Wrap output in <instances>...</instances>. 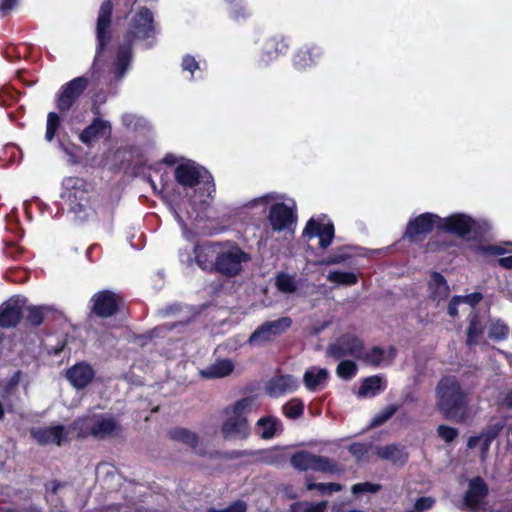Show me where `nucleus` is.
<instances>
[{
  "mask_svg": "<svg viewBox=\"0 0 512 512\" xmlns=\"http://www.w3.org/2000/svg\"><path fill=\"white\" fill-rule=\"evenodd\" d=\"M469 393L456 377H443L436 387V406L447 419L462 421L469 414Z\"/></svg>",
  "mask_w": 512,
  "mask_h": 512,
  "instance_id": "f257e3e1",
  "label": "nucleus"
},
{
  "mask_svg": "<svg viewBox=\"0 0 512 512\" xmlns=\"http://www.w3.org/2000/svg\"><path fill=\"white\" fill-rule=\"evenodd\" d=\"M153 15L146 8H140L129 16L128 29L125 35L127 46L120 47L115 63V78L120 79L126 72L131 61V43L136 39H147L154 35Z\"/></svg>",
  "mask_w": 512,
  "mask_h": 512,
  "instance_id": "f03ea898",
  "label": "nucleus"
},
{
  "mask_svg": "<svg viewBox=\"0 0 512 512\" xmlns=\"http://www.w3.org/2000/svg\"><path fill=\"white\" fill-rule=\"evenodd\" d=\"M175 179L179 185L184 189L194 188L200 184H203L206 195L194 196L193 200H188L189 205L192 206V210L195 211V206L199 204L201 209H204L209 201L212 199V193L215 191L212 183V177L210 173L203 167L197 165L192 161H183L175 169ZM187 217L192 218L194 212L186 211Z\"/></svg>",
  "mask_w": 512,
  "mask_h": 512,
  "instance_id": "7ed1b4c3",
  "label": "nucleus"
},
{
  "mask_svg": "<svg viewBox=\"0 0 512 512\" xmlns=\"http://www.w3.org/2000/svg\"><path fill=\"white\" fill-rule=\"evenodd\" d=\"M257 408L254 398H243L222 410L221 433L225 439L243 440L251 432L247 415Z\"/></svg>",
  "mask_w": 512,
  "mask_h": 512,
  "instance_id": "20e7f679",
  "label": "nucleus"
},
{
  "mask_svg": "<svg viewBox=\"0 0 512 512\" xmlns=\"http://www.w3.org/2000/svg\"><path fill=\"white\" fill-rule=\"evenodd\" d=\"M65 191L62 198L66 201L71 212L81 221L93 215L94 209L90 201V193L81 179L69 178L64 182Z\"/></svg>",
  "mask_w": 512,
  "mask_h": 512,
  "instance_id": "39448f33",
  "label": "nucleus"
},
{
  "mask_svg": "<svg viewBox=\"0 0 512 512\" xmlns=\"http://www.w3.org/2000/svg\"><path fill=\"white\" fill-rule=\"evenodd\" d=\"M74 429L78 430L80 437L92 436L103 439L116 434L119 430V425L112 417L92 415L75 421Z\"/></svg>",
  "mask_w": 512,
  "mask_h": 512,
  "instance_id": "423d86ee",
  "label": "nucleus"
},
{
  "mask_svg": "<svg viewBox=\"0 0 512 512\" xmlns=\"http://www.w3.org/2000/svg\"><path fill=\"white\" fill-rule=\"evenodd\" d=\"M249 260L248 254L237 246H220V251L215 261V271L228 276L238 275L243 268V263Z\"/></svg>",
  "mask_w": 512,
  "mask_h": 512,
  "instance_id": "0eeeda50",
  "label": "nucleus"
},
{
  "mask_svg": "<svg viewBox=\"0 0 512 512\" xmlns=\"http://www.w3.org/2000/svg\"><path fill=\"white\" fill-rule=\"evenodd\" d=\"M89 84L85 76L76 77L62 85L57 93L56 106L61 112H67L82 95Z\"/></svg>",
  "mask_w": 512,
  "mask_h": 512,
  "instance_id": "6e6552de",
  "label": "nucleus"
},
{
  "mask_svg": "<svg viewBox=\"0 0 512 512\" xmlns=\"http://www.w3.org/2000/svg\"><path fill=\"white\" fill-rule=\"evenodd\" d=\"M291 324L292 320L289 317L268 321L250 335L248 343L250 345H263L270 342L290 328Z\"/></svg>",
  "mask_w": 512,
  "mask_h": 512,
  "instance_id": "1a4fd4ad",
  "label": "nucleus"
},
{
  "mask_svg": "<svg viewBox=\"0 0 512 512\" xmlns=\"http://www.w3.org/2000/svg\"><path fill=\"white\" fill-rule=\"evenodd\" d=\"M291 464L300 471L332 472L335 469V464L330 459L307 451H299L293 454Z\"/></svg>",
  "mask_w": 512,
  "mask_h": 512,
  "instance_id": "9d476101",
  "label": "nucleus"
},
{
  "mask_svg": "<svg viewBox=\"0 0 512 512\" xmlns=\"http://www.w3.org/2000/svg\"><path fill=\"white\" fill-rule=\"evenodd\" d=\"M303 237L307 240L319 238V246L326 249L334 238V225L325 217L311 218L303 230Z\"/></svg>",
  "mask_w": 512,
  "mask_h": 512,
  "instance_id": "9b49d317",
  "label": "nucleus"
},
{
  "mask_svg": "<svg viewBox=\"0 0 512 512\" xmlns=\"http://www.w3.org/2000/svg\"><path fill=\"white\" fill-rule=\"evenodd\" d=\"M363 349V342L357 336L345 334L328 347L327 353L335 359L345 356H353L359 359L363 357Z\"/></svg>",
  "mask_w": 512,
  "mask_h": 512,
  "instance_id": "f8f14e48",
  "label": "nucleus"
},
{
  "mask_svg": "<svg viewBox=\"0 0 512 512\" xmlns=\"http://www.w3.org/2000/svg\"><path fill=\"white\" fill-rule=\"evenodd\" d=\"M295 203H277L270 208L268 219L274 231L289 229L295 221Z\"/></svg>",
  "mask_w": 512,
  "mask_h": 512,
  "instance_id": "ddd939ff",
  "label": "nucleus"
},
{
  "mask_svg": "<svg viewBox=\"0 0 512 512\" xmlns=\"http://www.w3.org/2000/svg\"><path fill=\"white\" fill-rule=\"evenodd\" d=\"M442 218L432 213H424L409 221L405 236L414 239L425 235L433 230V228H441Z\"/></svg>",
  "mask_w": 512,
  "mask_h": 512,
  "instance_id": "4468645a",
  "label": "nucleus"
},
{
  "mask_svg": "<svg viewBox=\"0 0 512 512\" xmlns=\"http://www.w3.org/2000/svg\"><path fill=\"white\" fill-rule=\"evenodd\" d=\"M488 488L485 482L476 477L469 482V488L463 500V507L466 510L477 512L483 509L484 498Z\"/></svg>",
  "mask_w": 512,
  "mask_h": 512,
  "instance_id": "2eb2a0df",
  "label": "nucleus"
},
{
  "mask_svg": "<svg viewBox=\"0 0 512 512\" xmlns=\"http://www.w3.org/2000/svg\"><path fill=\"white\" fill-rule=\"evenodd\" d=\"M26 299L12 298L0 306V326L13 327L18 324L24 314Z\"/></svg>",
  "mask_w": 512,
  "mask_h": 512,
  "instance_id": "dca6fc26",
  "label": "nucleus"
},
{
  "mask_svg": "<svg viewBox=\"0 0 512 512\" xmlns=\"http://www.w3.org/2000/svg\"><path fill=\"white\" fill-rule=\"evenodd\" d=\"M111 14H112V3L108 0L105 1L99 10L98 19H97V56L95 62L97 61L99 54L105 48L106 44L110 41L109 28L111 23Z\"/></svg>",
  "mask_w": 512,
  "mask_h": 512,
  "instance_id": "f3484780",
  "label": "nucleus"
},
{
  "mask_svg": "<svg viewBox=\"0 0 512 512\" xmlns=\"http://www.w3.org/2000/svg\"><path fill=\"white\" fill-rule=\"evenodd\" d=\"M33 438L41 445H62L67 441L68 431L61 425L40 427L31 431Z\"/></svg>",
  "mask_w": 512,
  "mask_h": 512,
  "instance_id": "a211bd4d",
  "label": "nucleus"
},
{
  "mask_svg": "<svg viewBox=\"0 0 512 512\" xmlns=\"http://www.w3.org/2000/svg\"><path fill=\"white\" fill-rule=\"evenodd\" d=\"M475 221L464 214H454L447 218H442L441 228L450 233L459 236H465L475 228Z\"/></svg>",
  "mask_w": 512,
  "mask_h": 512,
  "instance_id": "6ab92c4d",
  "label": "nucleus"
},
{
  "mask_svg": "<svg viewBox=\"0 0 512 512\" xmlns=\"http://www.w3.org/2000/svg\"><path fill=\"white\" fill-rule=\"evenodd\" d=\"M93 311L101 317H109L115 313L119 298L110 291L97 293L93 298Z\"/></svg>",
  "mask_w": 512,
  "mask_h": 512,
  "instance_id": "aec40b11",
  "label": "nucleus"
},
{
  "mask_svg": "<svg viewBox=\"0 0 512 512\" xmlns=\"http://www.w3.org/2000/svg\"><path fill=\"white\" fill-rule=\"evenodd\" d=\"M220 251V245L206 243L194 248L195 261L197 265L208 271L215 270L216 257Z\"/></svg>",
  "mask_w": 512,
  "mask_h": 512,
  "instance_id": "412c9836",
  "label": "nucleus"
},
{
  "mask_svg": "<svg viewBox=\"0 0 512 512\" xmlns=\"http://www.w3.org/2000/svg\"><path fill=\"white\" fill-rule=\"evenodd\" d=\"M66 378L76 388H84L94 378V371L87 363H78L66 371Z\"/></svg>",
  "mask_w": 512,
  "mask_h": 512,
  "instance_id": "4be33fe9",
  "label": "nucleus"
},
{
  "mask_svg": "<svg viewBox=\"0 0 512 512\" xmlns=\"http://www.w3.org/2000/svg\"><path fill=\"white\" fill-rule=\"evenodd\" d=\"M298 387V381L291 375H280L272 378L267 386V393L272 397H280L294 392Z\"/></svg>",
  "mask_w": 512,
  "mask_h": 512,
  "instance_id": "5701e85b",
  "label": "nucleus"
},
{
  "mask_svg": "<svg viewBox=\"0 0 512 512\" xmlns=\"http://www.w3.org/2000/svg\"><path fill=\"white\" fill-rule=\"evenodd\" d=\"M109 133V122L100 118H96L91 125L82 131L80 134V140L84 144L90 145L92 142L107 136Z\"/></svg>",
  "mask_w": 512,
  "mask_h": 512,
  "instance_id": "b1692460",
  "label": "nucleus"
},
{
  "mask_svg": "<svg viewBox=\"0 0 512 512\" xmlns=\"http://www.w3.org/2000/svg\"><path fill=\"white\" fill-rule=\"evenodd\" d=\"M376 455L381 459L388 460L395 465H403L408 459V454L403 446L391 444L376 448Z\"/></svg>",
  "mask_w": 512,
  "mask_h": 512,
  "instance_id": "393cba45",
  "label": "nucleus"
},
{
  "mask_svg": "<svg viewBox=\"0 0 512 512\" xmlns=\"http://www.w3.org/2000/svg\"><path fill=\"white\" fill-rule=\"evenodd\" d=\"M234 370V363L230 359H220L200 371L207 379H219L229 376Z\"/></svg>",
  "mask_w": 512,
  "mask_h": 512,
  "instance_id": "a878e982",
  "label": "nucleus"
},
{
  "mask_svg": "<svg viewBox=\"0 0 512 512\" xmlns=\"http://www.w3.org/2000/svg\"><path fill=\"white\" fill-rule=\"evenodd\" d=\"M328 379V371L325 368L311 367L306 370L303 376L305 387L310 391H317L324 388Z\"/></svg>",
  "mask_w": 512,
  "mask_h": 512,
  "instance_id": "bb28decb",
  "label": "nucleus"
},
{
  "mask_svg": "<svg viewBox=\"0 0 512 512\" xmlns=\"http://www.w3.org/2000/svg\"><path fill=\"white\" fill-rule=\"evenodd\" d=\"M395 356V349L390 347L388 350H383L379 347H373L370 351L363 350V357L359 360L374 366L386 365L391 362Z\"/></svg>",
  "mask_w": 512,
  "mask_h": 512,
  "instance_id": "cd10ccee",
  "label": "nucleus"
},
{
  "mask_svg": "<svg viewBox=\"0 0 512 512\" xmlns=\"http://www.w3.org/2000/svg\"><path fill=\"white\" fill-rule=\"evenodd\" d=\"M429 297L436 302L445 300L449 296V286L444 277L439 273H433L429 283Z\"/></svg>",
  "mask_w": 512,
  "mask_h": 512,
  "instance_id": "c85d7f7f",
  "label": "nucleus"
},
{
  "mask_svg": "<svg viewBox=\"0 0 512 512\" xmlns=\"http://www.w3.org/2000/svg\"><path fill=\"white\" fill-rule=\"evenodd\" d=\"M385 388L386 382L382 377L378 375L370 376L363 380L357 395L360 398H371L384 391Z\"/></svg>",
  "mask_w": 512,
  "mask_h": 512,
  "instance_id": "c756f323",
  "label": "nucleus"
},
{
  "mask_svg": "<svg viewBox=\"0 0 512 512\" xmlns=\"http://www.w3.org/2000/svg\"><path fill=\"white\" fill-rule=\"evenodd\" d=\"M47 489L49 491L47 499L51 503L54 502L58 496L73 500L78 494V490L69 482L52 481L48 484Z\"/></svg>",
  "mask_w": 512,
  "mask_h": 512,
  "instance_id": "7c9ffc66",
  "label": "nucleus"
},
{
  "mask_svg": "<svg viewBox=\"0 0 512 512\" xmlns=\"http://www.w3.org/2000/svg\"><path fill=\"white\" fill-rule=\"evenodd\" d=\"M169 437L175 442H179V443H183V444L187 445L188 447L194 449L197 453H202V450L198 449V443H199L198 436L194 432H192L186 428H183V427L172 428L169 431Z\"/></svg>",
  "mask_w": 512,
  "mask_h": 512,
  "instance_id": "2f4dec72",
  "label": "nucleus"
},
{
  "mask_svg": "<svg viewBox=\"0 0 512 512\" xmlns=\"http://www.w3.org/2000/svg\"><path fill=\"white\" fill-rule=\"evenodd\" d=\"M257 433L264 439H271L282 430V425L277 418L263 417L257 421Z\"/></svg>",
  "mask_w": 512,
  "mask_h": 512,
  "instance_id": "473e14b6",
  "label": "nucleus"
},
{
  "mask_svg": "<svg viewBox=\"0 0 512 512\" xmlns=\"http://www.w3.org/2000/svg\"><path fill=\"white\" fill-rule=\"evenodd\" d=\"M275 287L284 294L295 293L298 289L297 275L279 272L275 277Z\"/></svg>",
  "mask_w": 512,
  "mask_h": 512,
  "instance_id": "72a5a7b5",
  "label": "nucleus"
},
{
  "mask_svg": "<svg viewBox=\"0 0 512 512\" xmlns=\"http://www.w3.org/2000/svg\"><path fill=\"white\" fill-rule=\"evenodd\" d=\"M328 281L345 286H352L358 282V277L353 272L330 271L327 275Z\"/></svg>",
  "mask_w": 512,
  "mask_h": 512,
  "instance_id": "f704fd0d",
  "label": "nucleus"
},
{
  "mask_svg": "<svg viewBox=\"0 0 512 512\" xmlns=\"http://www.w3.org/2000/svg\"><path fill=\"white\" fill-rule=\"evenodd\" d=\"M509 334V328L508 326L502 321V320H491L489 329H488V336L496 341L504 340L508 337Z\"/></svg>",
  "mask_w": 512,
  "mask_h": 512,
  "instance_id": "c9c22d12",
  "label": "nucleus"
},
{
  "mask_svg": "<svg viewBox=\"0 0 512 512\" xmlns=\"http://www.w3.org/2000/svg\"><path fill=\"white\" fill-rule=\"evenodd\" d=\"M483 335V325L477 316H473L470 320V325L467 333L468 345L477 344Z\"/></svg>",
  "mask_w": 512,
  "mask_h": 512,
  "instance_id": "e433bc0d",
  "label": "nucleus"
},
{
  "mask_svg": "<svg viewBox=\"0 0 512 512\" xmlns=\"http://www.w3.org/2000/svg\"><path fill=\"white\" fill-rule=\"evenodd\" d=\"M326 507V501L318 503L296 502L291 505L290 509L291 512H325Z\"/></svg>",
  "mask_w": 512,
  "mask_h": 512,
  "instance_id": "4c0bfd02",
  "label": "nucleus"
},
{
  "mask_svg": "<svg viewBox=\"0 0 512 512\" xmlns=\"http://www.w3.org/2000/svg\"><path fill=\"white\" fill-rule=\"evenodd\" d=\"M307 490H317L321 495H329L333 492L342 490V486L336 483H314L307 479L306 481Z\"/></svg>",
  "mask_w": 512,
  "mask_h": 512,
  "instance_id": "58836bf2",
  "label": "nucleus"
},
{
  "mask_svg": "<svg viewBox=\"0 0 512 512\" xmlns=\"http://www.w3.org/2000/svg\"><path fill=\"white\" fill-rule=\"evenodd\" d=\"M50 308L46 306H30L24 309V312L27 311V320L32 325H40L43 321L44 313L49 311Z\"/></svg>",
  "mask_w": 512,
  "mask_h": 512,
  "instance_id": "ea45409f",
  "label": "nucleus"
},
{
  "mask_svg": "<svg viewBox=\"0 0 512 512\" xmlns=\"http://www.w3.org/2000/svg\"><path fill=\"white\" fill-rule=\"evenodd\" d=\"M304 404L299 399H292L283 406L284 414L290 419H296L303 414Z\"/></svg>",
  "mask_w": 512,
  "mask_h": 512,
  "instance_id": "a19ab883",
  "label": "nucleus"
},
{
  "mask_svg": "<svg viewBox=\"0 0 512 512\" xmlns=\"http://www.w3.org/2000/svg\"><path fill=\"white\" fill-rule=\"evenodd\" d=\"M20 159V150L15 144H6L1 148L0 160L14 163Z\"/></svg>",
  "mask_w": 512,
  "mask_h": 512,
  "instance_id": "79ce46f5",
  "label": "nucleus"
},
{
  "mask_svg": "<svg viewBox=\"0 0 512 512\" xmlns=\"http://www.w3.org/2000/svg\"><path fill=\"white\" fill-rule=\"evenodd\" d=\"M61 123L60 116L55 112H50L47 116V126L45 138L52 141Z\"/></svg>",
  "mask_w": 512,
  "mask_h": 512,
  "instance_id": "37998d69",
  "label": "nucleus"
},
{
  "mask_svg": "<svg viewBox=\"0 0 512 512\" xmlns=\"http://www.w3.org/2000/svg\"><path fill=\"white\" fill-rule=\"evenodd\" d=\"M357 371L356 364L350 360L341 361L337 367V375L343 379L352 378Z\"/></svg>",
  "mask_w": 512,
  "mask_h": 512,
  "instance_id": "c03bdc74",
  "label": "nucleus"
},
{
  "mask_svg": "<svg viewBox=\"0 0 512 512\" xmlns=\"http://www.w3.org/2000/svg\"><path fill=\"white\" fill-rule=\"evenodd\" d=\"M397 410L398 406L394 404L385 407L377 415L374 416L371 422L372 426H379L383 424L389 418H391L396 413Z\"/></svg>",
  "mask_w": 512,
  "mask_h": 512,
  "instance_id": "a18cd8bd",
  "label": "nucleus"
},
{
  "mask_svg": "<svg viewBox=\"0 0 512 512\" xmlns=\"http://www.w3.org/2000/svg\"><path fill=\"white\" fill-rule=\"evenodd\" d=\"M495 437V434H486L478 437H471L468 440V447L474 448L477 445H481L482 453H486L491 443V440Z\"/></svg>",
  "mask_w": 512,
  "mask_h": 512,
  "instance_id": "49530a36",
  "label": "nucleus"
},
{
  "mask_svg": "<svg viewBox=\"0 0 512 512\" xmlns=\"http://www.w3.org/2000/svg\"><path fill=\"white\" fill-rule=\"evenodd\" d=\"M381 485L371 483V482H362L357 483L352 486V493L354 495H362L365 493H377L380 491Z\"/></svg>",
  "mask_w": 512,
  "mask_h": 512,
  "instance_id": "de8ad7c7",
  "label": "nucleus"
},
{
  "mask_svg": "<svg viewBox=\"0 0 512 512\" xmlns=\"http://www.w3.org/2000/svg\"><path fill=\"white\" fill-rule=\"evenodd\" d=\"M171 202V209L174 213V216L182 227L183 234L186 236L187 228L183 218V207L185 206L186 202H179L176 199H172Z\"/></svg>",
  "mask_w": 512,
  "mask_h": 512,
  "instance_id": "09e8293b",
  "label": "nucleus"
},
{
  "mask_svg": "<svg viewBox=\"0 0 512 512\" xmlns=\"http://www.w3.org/2000/svg\"><path fill=\"white\" fill-rule=\"evenodd\" d=\"M293 63L295 67L302 69L310 66L313 63V59L311 58V53L309 50H301L299 51L293 59Z\"/></svg>",
  "mask_w": 512,
  "mask_h": 512,
  "instance_id": "8fccbe9b",
  "label": "nucleus"
},
{
  "mask_svg": "<svg viewBox=\"0 0 512 512\" xmlns=\"http://www.w3.org/2000/svg\"><path fill=\"white\" fill-rule=\"evenodd\" d=\"M438 435L445 441V442H451L453 441L456 436L458 435L457 429L446 426V425H440L437 429Z\"/></svg>",
  "mask_w": 512,
  "mask_h": 512,
  "instance_id": "3c124183",
  "label": "nucleus"
},
{
  "mask_svg": "<svg viewBox=\"0 0 512 512\" xmlns=\"http://www.w3.org/2000/svg\"><path fill=\"white\" fill-rule=\"evenodd\" d=\"M246 510H247V504L242 500H238V501L234 502L233 504H231L226 509H223V510L212 509V510H210V512H246Z\"/></svg>",
  "mask_w": 512,
  "mask_h": 512,
  "instance_id": "603ef678",
  "label": "nucleus"
},
{
  "mask_svg": "<svg viewBox=\"0 0 512 512\" xmlns=\"http://www.w3.org/2000/svg\"><path fill=\"white\" fill-rule=\"evenodd\" d=\"M435 500L432 497L419 498L415 503V509L418 512L428 510L433 507Z\"/></svg>",
  "mask_w": 512,
  "mask_h": 512,
  "instance_id": "864d4df0",
  "label": "nucleus"
},
{
  "mask_svg": "<svg viewBox=\"0 0 512 512\" xmlns=\"http://www.w3.org/2000/svg\"><path fill=\"white\" fill-rule=\"evenodd\" d=\"M182 67L193 74L194 70L198 69V62L193 57L186 56L183 58Z\"/></svg>",
  "mask_w": 512,
  "mask_h": 512,
  "instance_id": "5fc2aeb1",
  "label": "nucleus"
},
{
  "mask_svg": "<svg viewBox=\"0 0 512 512\" xmlns=\"http://www.w3.org/2000/svg\"><path fill=\"white\" fill-rule=\"evenodd\" d=\"M349 451L361 459L367 453V447L364 444L356 443L350 446Z\"/></svg>",
  "mask_w": 512,
  "mask_h": 512,
  "instance_id": "6e6d98bb",
  "label": "nucleus"
},
{
  "mask_svg": "<svg viewBox=\"0 0 512 512\" xmlns=\"http://www.w3.org/2000/svg\"><path fill=\"white\" fill-rule=\"evenodd\" d=\"M461 303V297H454L448 305V313L450 316L455 317L458 314V305Z\"/></svg>",
  "mask_w": 512,
  "mask_h": 512,
  "instance_id": "4d7b16f0",
  "label": "nucleus"
},
{
  "mask_svg": "<svg viewBox=\"0 0 512 512\" xmlns=\"http://www.w3.org/2000/svg\"><path fill=\"white\" fill-rule=\"evenodd\" d=\"M461 302L469 303L470 305H475L481 300V294L479 293H473L466 296H460Z\"/></svg>",
  "mask_w": 512,
  "mask_h": 512,
  "instance_id": "13d9d810",
  "label": "nucleus"
},
{
  "mask_svg": "<svg viewBox=\"0 0 512 512\" xmlns=\"http://www.w3.org/2000/svg\"><path fill=\"white\" fill-rule=\"evenodd\" d=\"M17 4V0H2L0 3V10L3 12L14 9Z\"/></svg>",
  "mask_w": 512,
  "mask_h": 512,
  "instance_id": "bf43d9fd",
  "label": "nucleus"
},
{
  "mask_svg": "<svg viewBox=\"0 0 512 512\" xmlns=\"http://www.w3.org/2000/svg\"><path fill=\"white\" fill-rule=\"evenodd\" d=\"M485 251L492 255H503L506 252L504 248L496 245L485 247Z\"/></svg>",
  "mask_w": 512,
  "mask_h": 512,
  "instance_id": "052dcab7",
  "label": "nucleus"
},
{
  "mask_svg": "<svg viewBox=\"0 0 512 512\" xmlns=\"http://www.w3.org/2000/svg\"><path fill=\"white\" fill-rule=\"evenodd\" d=\"M343 261V258L342 257H338V256H335V257H328L322 261H319L317 264L319 265H330V264H338L340 262Z\"/></svg>",
  "mask_w": 512,
  "mask_h": 512,
  "instance_id": "680f3d73",
  "label": "nucleus"
},
{
  "mask_svg": "<svg viewBox=\"0 0 512 512\" xmlns=\"http://www.w3.org/2000/svg\"><path fill=\"white\" fill-rule=\"evenodd\" d=\"M498 262L501 267L506 268V269H512V255L502 257L498 260Z\"/></svg>",
  "mask_w": 512,
  "mask_h": 512,
  "instance_id": "e2e57ef3",
  "label": "nucleus"
},
{
  "mask_svg": "<svg viewBox=\"0 0 512 512\" xmlns=\"http://www.w3.org/2000/svg\"><path fill=\"white\" fill-rule=\"evenodd\" d=\"M104 512H129L127 506L111 505Z\"/></svg>",
  "mask_w": 512,
  "mask_h": 512,
  "instance_id": "0e129e2a",
  "label": "nucleus"
},
{
  "mask_svg": "<svg viewBox=\"0 0 512 512\" xmlns=\"http://www.w3.org/2000/svg\"><path fill=\"white\" fill-rule=\"evenodd\" d=\"M19 377H20V373L19 372L15 373V375L12 377V379L10 381L11 385H13V386L17 385V383L19 382Z\"/></svg>",
  "mask_w": 512,
  "mask_h": 512,
  "instance_id": "69168bd1",
  "label": "nucleus"
},
{
  "mask_svg": "<svg viewBox=\"0 0 512 512\" xmlns=\"http://www.w3.org/2000/svg\"><path fill=\"white\" fill-rule=\"evenodd\" d=\"M164 162L167 164H174L175 163V157L168 155L164 158Z\"/></svg>",
  "mask_w": 512,
  "mask_h": 512,
  "instance_id": "338daca9",
  "label": "nucleus"
},
{
  "mask_svg": "<svg viewBox=\"0 0 512 512\" xmlns=\"http://www.w3.org/2000/svg\"><path fill=\"white\" fill-rule=\"evenodd\" d=\"M499 352H500L501 354H503L507 359H511V358H512V355H511V354H509V353H507V352H504V351H502V350H499Z\"/></svg>",
  "mask_w": 512,
  "mask_h": 512,
  "instance_id": "774afa93",
  "label": "nucleus"
}]
</instances>
